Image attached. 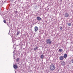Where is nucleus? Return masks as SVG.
<instances>
[{"mask_svg": "<svg viewBox=\"0 0 73 73\" xmlns=\"http://www.w3.org/2000/svg\"><path fill=\"white\" fill-rule=\"evenodd\" d=\"M50 69L51 70L53 71L55 69V66L54 64H51L50 66Z\"/></svg>", "mask_w": 73, "mask_h": 73, "instance_id": "nucleus-1", "label": "nucleus"}, {"mask_svg": "<svg viewBox=\"0 0 73 73\" xmlns=\"http://www.w3.org/2000/svg\"><path fill=\"white\" fill-rule=\"evenodd\" d=\"M46 42L47 44H49V45H50L52 43L51 42V40L50 39H48L46 40Z\"/></svg>", "mask_w": 73, "mask_h": 73, "instance_id": "nucleus-2", "label": "nucleus"}, {"mask_svg": "<svg viewBox=\"0 0 73 73\" xmlns=\"http://www.w3.org/2000/svg\"><path fill=\"white\" fill-rule=\"evenodd\" d=\"M38 30V28L37 27H35V32H37Z\"/></svg>", "mask_w": 73, "mask_h": 73, "instance_id": "nucleus-3", "label": "nucleus"}, {"mask_svg": "<svg viewBox=\"0 0 73 73\" xmlns=\"http://www.w3.org/2000/svg\"><path fill=\"white\" fill-rule=\"evenodd\" d=\"M59 59L60 60H64V57L62 56H61L59 57Z\"/></svg>", "mask_w": 73, "mask_h": 73, "instance_id": "nucleus-4", "label": "nucleus"}, {"mask_svg": "<svg viewBox=\"0 0 73 73\" xmlns=\"http://www.w3.org/2000/svg\"><path fill=\"white\" fill-rule=\"evenodd\" d=\"M66 64V63L65 62L63 61L61 63V65L62 66H64Z\"/></svg>", "mask_w": 73, "mask_h": 73, "instance_id": "nucleus-5", "label": "nucleus"}, {"mask_svg": "<svg viewBox=\"0 0 73 73\" xmlns=\"http://www.w3.org/2000/svg\"><path fill=\"white\" fill-rule=\"evenodd\" d=\"M64 16L66 17H68L69 16V14L68 13H66L65 14Z\"/></svg>", "mask_w": 73, "mask_h": 73, "instance_id": "nucleus-6", "label": "nucleus"}, {"mask_svg": "<svg viewBox=\"0 0 73 73\" xmlns=\"http://www.w3.org/2000/svg\"><path fill=\"white\" fill-rule=\"evenodd\" d=\"M36 19H37V20L38 21H40V20H41V18L39 17H36Z\"/></svg>", "mask_w": 73, "mask_h": 73, "instance_id": "nucleus-7", "label": "nucleus"}, {"mask_svg": "<svg viewBox=\"0 0 73 73\" xmlns=\"http://www.w3.org/2000/svg\"><path fill=\"white\" fill-rule=\"evenodd\" d=\"M67 54H65L63 56V58H66V57H67Z\"/></svg>", "mask_w": 73, "mask_h": 73, "instance_id": "nucleus-8", "label": "nucleus"}, {"mask_svg": "<svg viewBox=\"0 0 73 73\" xmlns=\"http://www.w3.org/2000/svg\"><path fill=\"white\" fill-rule=\"evenodd\" d=\"M13 67L14 69H17V68H18V67L16 65H13Z\"/></svg>", "mask_w": 73, "mask_h": 73, "instance_id": "nucleus-9", "label": "nucleus"}, {"mask_svg": "<svg viewBox=\"0 0 73 73\" xmlns=\"http://www.w3.org/2000/svg\"><path fill=\"white\" fill-rule=\"evenodd\" d=\"M40 58H41V59H43V58H44V55H40Z\"/></svg>", "mask_w": 73, "mask_h": 73, "instance_id": "nucleus-10", "label": "nucleus"}, {"mask_svg": "<svg viewBox=\"0 0 73 73\" xmlns=\"http://www.w3.org/2000/svg\"><path fill=\"white\" fill-rule=\"evenodd\" d=\"M38 49V47L37 46H36V47H35L34 48V50H36L37 49Z\"/></svg>", "mask_w": 73, "mask_h": 73, "instance_id": "nucleus-11", "label": "nucleus"}, {"mask_svg": "<svg viewBox=\"0 0 73 73\" xmlns=\"http://www.w3.org/2000/svg\"><path fill=\"white\" fill-rule=\"evenodd\" d=\"M19 34H20V31H18L17 32V35H19Z\"/></svg>", "mask_w": 73, "mask_h": 73, "instance_id": "nucleus-12", "label": "nucleus"}, {"mask_svg": "<svg viewBox=\"0 0 73 73\" xmlns=\"http://www.w3.org/2000/svg\"><path fill=\"white\" fill-rule=\"evenodd\" d=\"M19 60H20V58H17V59L16 60V61L18 62V61H19Z\"/></svg>", "mask_w": 73, "mask_h": 73, "instance_id": "nucleus-13", "label": "nucleus"}, {"mask_svg": "<svg viewBox=\"0 0 73 73\" xmlns=\"http://www.w3.org/2000/svg\"><path fill=\"white\" fill-rule=\"evenodd\" d=\"M59 51L60 52H62V49H59Z\"/></svg>", "mask_w": 73, "mask_h": 73, "instance_id": "nucleus-14", "label": "nucleus"}, {"mask_svg": "<svg viewBox=\"0 0 73 73\" xmlns=\"http://www.w3.org/2000/svg\"><path fill=\"white\" fill-rule=\"evenodd\" d=\"M68 26H69V27H70V26H71V23H69L68 24Z\"/></svg>", "mask_w": 73, "mask_h": 73, "instance_id": "nucleus-15", "label": "nucleus"}, {"mask_svg": "<svg viewBox=\"0 0 73 73\" xmlns=\"http://www.w3.org/2000/svg\"><path fill=\"white\" fill-rule=\"evenodd\" d=\"M63 29L62 28V27H60V29L61 31H62V29Z\"/></svg>", "mask_w": 73, "mask_h": 73, "instance_id": "nucleus-16", "label": "nucleus"}, {"mask_svg": "<svg viewBox=\"0 0 73 73\" xmlns=\"http://www.w3.org/2000/svg\"><path fill=\"white\" fill-rule=\"evenodd\" d=\"M3 22L4 23H6V21L5 20H4Z\"/></svg>", "mask_w": 73, "mask_h": 73, "instance_id": "nucleus-17", "label": "nucleus"}, {"mask_svg": "<svg viewBox=\"0 0 73 73\" xmlns=\"http://www.w3.org/2000/svg\"><path fill=\"white\" fill-rule=\"evenodd\" d=\"M14 0H11V2H13V1Z\"/></svg>", "mask_w": 73, "mask_h": 73, "instance_id": "nucleus-18", "label": "nucleus"}, {"mask_svg": "<svg viewBox=\"0 0 73 73\" xmlns=\"http://www.w3.org/2000/svg\"><path fill=\"white\" fill-rule=\"evenodd\" d=\"M60 2H62V0H60Z\"/></svg>", "mask_w": 73, "mask_h": 73, "instance_id": "nucleus-19", "label": "nucleus"}, {"mask_svg": "<svg viewBox=\"0 0 73 73\" xmlns=\"http://www.w3.org/2000/svg\"><path fill=\"white\" fill-rule=\"evenodd\" d=\"M15 13H17V11H16L15 12Z\"/></svg>", "mask_w": 73, "mask_h": 73, "instance_id": "nucleus-20", "label": "nucleus"}, {"mask_svg": "<svg viewBox=\"0 0 73 73\" xmlns=\"http://www.w3.org/2000/svg\"><path fill=\"white\" fill-rule=\"evenodd\" d=\"M10 31H9V33H8V35H9V33H10Z\"/></svg>", "mask_w": 73, "mask_h": 73, "instance_id": "nucleus-21", "label": "nucleus"}, {"mask_svg": "<svg viewBox=\"0 0 73 73\" xmlns=\"http://www.w3.org/2000/svg\"><path fill=\"white\" fill-rule=\"evenodd\" d=\"M13 57H15V55H13Z\"/></svg>", "mask_w": 73, "mask_h": 73, "instance_id": "nucleus-22", "label": "nucleus"}, {"mask_svg": "<svg viewBox=\"0 0 73 73\" xmlns=\"http://www.w3.org/2000/svg\"><path fill=\"white\" fill-rule=\"evenodd\" d=\"M13 52V53H14L15 52V51H14Z\"/></svg>", "mask_w": 73, "mask_h": 73, "instance_id": "nucleus-23", "label": "nucleus"}, {"mask_svg": "<svg viewBox=\"0 0 73 73\" xmlns=\"http://www.w3.org/2000/svg\"><path fill=\"white\" fill-rule=\"evenodd\" d=\"M14 59H15V57H14Z\"/></svg>", "mask_w": 73, "mask_h": 73, "instance_id": "nucleus-24", "label": "nucleus"}, {"mask_svg": "<svg viewBox=\"0 0 73 73\" xmlns=\"http://www.w3.org/2000/svg\"><path fill=\"white\" fill-rule=\"evenodd\" d=\"M8 26V27H9V26Z\"/></svg>", "mask_w": 73, "mask_h": 73, "instance_id": "nucleus-25", "label": "nucleus"}, {"mask_svg": "<svg viewBox=\"0 0 73 73\" xmlns=\"http://www.w3.org/2000/svg\"><path fill=\"white\" fill-rule=\"evenodd\" d=\"M15 73H16V72H15Z\"/></svg>", "mask_w": 73, "mask_h": 73, "instance_id": "nucleus-26", "label": "nucleus"}]
</instances>
